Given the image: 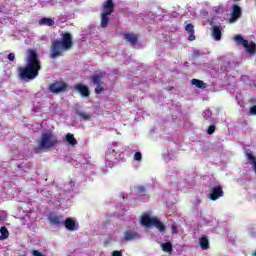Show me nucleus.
I'll return each instance as SVG.
<instances>
[{
    "instance_id": "f257e3e1",
    "label": "nucleus",
    "mask_w": 256,
    "mask_h": 256,
    "mask_svg": "<svg viewBox=\"0 0 256 256\" xmlns=\"http://www.w3.org/2000/svg\"><path fill=\"white\" fill-rule=\"evenodd\" d=\"M26 66L19 69L21 79H36L41 71V60L35 49H28L25 57Z\"/></svg>"
},
{
    "instance_id": "f03ea898",
    "label": "nucleus",
    "mask_w": 256,
    "mask_h": 256,
    "mask_svg": "<svg viewBox=\"0 0 256 256\" xmlns=\"http://www.w3.org/2000/svg\"><path fill=\"white\" fill-rule=\"evenodd\" d=\"M73 47V36L69 32L62 33L61 39L56 40L52 43L51 47V59H56V57H61L65 51H69Z\"/></svg>"
},
{
    "instance_id": "7ed1b4c3",
    "label": "nucleus",
    "mask_w": 256,
    "mask_h": 256,
    "mask_svg": "<svg viewBox=\"0 0 256 256\" xmlns=\"http://www.w3.org/2000/svg\"><path fill=\"white\" fill-rule=\"evenodd\" d=\"M59 145V140L57 136L51 131H46L42 133L41 139L39 141V149L45 151L46 149H53Z\"/></svg>"
},
{
    "instance_id": "20e7f679",
    "label": "nucleus",
    "mask_w": 256,
    "mask_h": 256,
    "mask_svg": "<svg viewBox=\"0 0 256 256\" xmlns=\"http://www.w3.org/2000/svg\"><path fill=\"white\" fill-rule=\"evenodd\" d=\"M115 9V5L113 4V0H107L103 4V9L101 13V27L105 29L107 25L109 24V16L111 13H113V10Z\"/></svg>"
},
{
    "instance_id": "39448f33",
    "label": "nucleus",
    "mask_w": 256,
    "mask_h": 256,
    "mask_svg": "<svg viewBox=\"0 0 256 256\" xmlns=\"http://www.w3.org/2000/svg\"><path fill=\"white\" fill-rule=\"evenodd\" d=\"M234 41H236L237 45H242L246 50V53H249V55H255L256 44L253 41L245 40L241 35H236L234 37Z\"/></svg>"
},
{
    "instance_id": "423d86ee",
    "label": "nucleus",
    "mask_w": 256,
    "mask_h": 256,
    "mask_svg": "<svg viewBox=\"0 0 256 256\" xmlns=\"http://www.w3.org/2000/svg\"><path fill=\"white\" fill-rule=\"evenodd\" d=\"M224 192H223V186L218 185L210 189V194L208 196L211 201H217L220 197H223Z\"/></svg>"
},
{
    "instance_id": "0eeeda50",
    "label": "nucleus",
    "mask_w": 256,
    "mask_h": 256,
    "mask_svg": "<svg viewBox=\"0 0 256 256\" xmlns=\"http://www.w3.org/2000/svg\"><path fill=\"white\" fill-rule=\"evenodd\" d=\"M241 13V7L233 5L229 23H236L241 18Z\"/></svg>"
},
{
    "instance_id": "6e6552de",
    "label": "nucleus",
    "mask_w": 256,
    "mask_h": 256,
    "mask_svg": "<svg viewBox=\"0 0 256 256\" xmlns=\"http://www.w3.org/2000/svg\"><path fill=\"white\" fill-rule=\"evenodd\" d=\"M62 225L68 230V231H77L78 225L75 219L73 218H67L65 221L62 222Z\"/></svg>"
},
{
    "instance_id": "1a4fd4ad",
    "label": "nucleus",
    "mask_w": 256,
    "mask_h": 256,
    "mask_svg": "<svg viewBox=\"0 0 256 256\" xmlns=\"http://www.w3.org/2000/svg\"><path fill=\"white\" fill-rule=\"evenodd\" d=\"M141 239V234L133 230H127L124 232V241H136Z\"/></svg>"
},
{
    "instance_id": "9d476101",
    "label": "nucleus",
    "mask_w": 256,
    "mask_h": 256,
    "mask_svg": "<svg viewBox=\"0 0 256 256\" xmlns=\"http://www.w3.org/2000/svg\"><path fill=\"white\" fill-rule=\"evenodd\" d=\"M67 85L63 82H56L50 85V91L52 93H61V91H65Z\"/></svg>"
},
{
    "instance_id": "9b49d317",
    "label": "nucleus",
    "mask_w": 256,
    "mask_h": 256,
    "mask_svg": "<svg viewBox=\"0 0 256 256\" xmlns=\"http://www.w3.org/2000/svg\"><path fill=\"white\" fill-rule=\"evenodd\" d=\"M156 217H151L149 214H144L141 217L140 223L144 227H151L153 225V221H155Z\"/></svg>"
},
{
    "instance_id": "f8f14e48",
    "label": "nucleus",
    "mask_w": 256,
    "mask_h": 256,
    "mask_svg": "<svg viewBox=\"0 0 256 256\" xmlns=\"http://www.w3.org/2000/svg\"><path fill=\"white\" fill-rule=\"evenodd\" d=\"M92 82L94 83V85H97V87L95 88V93H97V95H100V93H103V86H101V76L99 75L92 76Z\"/></svg>"
},
{
    "instance_id": "ddd939ff",
    "label": "nucleus",
    "mask_w": 256,
    "mask_h": 256,
    "mask_svg": "<svg viewBox=\"0 0 256 256\" xmlns=\"http://www.w3.org/2000/svg\"><path fill=\"white\" fill-rule=\"evenodd\" d=\"M75 89L80 93V95H82V97H89V88H87V86L78 84Z\"/></svg>"
},
{
    "instance_id": "4468645a",
    "label": "nucleus",
    "mask_w": 256,
    "mask_h": 256,
    "mask_svg": "<svg viewBox=\"0 0 256 256\" xmlns=\"http://www.w3.org/2000/svg\"><path fill=\"white\" fill-rule=\"evenodd\" d=\"M48 221L52 223V225H61L63 223V216H57V215H50L48 217Z\"/></svg>"
},
{
    "instance_id": "2eb2a0df",
    "label": "nucleus",
    "mask_w": 256,
    "mask_h": 256,
    "mask_svg": "<svg viewBox=\"0 0 256 256\" xmlns=\"http://www.w3.org/2000/svg\"><path fill=\"white\" fill-rule=\"evenodd\" d=\"M185 31H187V33H189L188 40L189 41H195V29H194L193 25L192 24H187L185 26Z\"/></svg>"
},
{
    "instance_id": "dca6fc26",
    "label": "nucleus",
    "mask_w": 256,
    "mask_h": 256,
    "mask_svg": "<svg viewBox=\"0 0 256 256\" xmlns=\"http://www.w3.org/2000/svg\"><path fill=\"white\" fill-rule=\"evenodd\" d=\"M154 227H156V229H158V231L160 233H165L166 231V227L165 224H163V222H161L158 218H155V220H153V224Z\"/></svg>"
},
{
    "instance_id": "f3484780",
    "label": "nucleus",
    "mask_w": 256,
    "mask_h": 256,
    "mask_svg": "<svg viewBox=\"0 0 256 256\" xmlns=\"http://www.w3.org/2000/svg\"><path fill=\"white\" fill-rule=\"evenodd\" d=\"M199 245L203 251H207V249H209V238H207V236H201L199 239Z\"/></svg>"
},
{
    "instance_id": "a211bd4d",
    "label": "nucleus",
    "mask_w": 256,
    "mask_h": 256,
    "mask_svg": "<svg viewBox=\"0 0 256 256\" xmlns=\"http://www.w3.org/2000/svg\"><path fill=\"white\" fill-rule=\"evenodd\" d=\"M212 37L215 41H221V27L219 26L213 27Z\"/></svg>"
},
{
    "instance_id": "6ab92c4d",
    "label": "nucleus",
    "mask_w": 256,
    "mask_h": 256,
    "mask_svg": "<svg viewBox=\"0 0 256 256\" xmlns=\"http://www.w3.org/2000/svg\"><path fill=\"white\" fill-rule=\"evenodd\" d=\"M124 39H126V41H128V43L131 45L137 44V35L135 34L127 33L124 35Z\"/></svg>"
},
{
    "instance_id": "aec40b11",
    "label": "nucleus",
    "mask_w": 256,
    "mask_h": 256,
    "mask_svg": "<svg viewBox=\"0 0 256 256\" xmlns=\"http://www.w3.org/2000/svg\"><path fill=\"white\" fill-rule=\"evenodd\" d=\"M161 248L164 253H169L170 255L173 253V244L171 242L162 243Z\"/></svg>"
},
{
    "instance_id": "412c9836",
    "label": "nucleus",
    "mask_w": 256,
    "mask_h": 256,
    "mask_svg": "<svg viewBox=\"0 0 256 256\" xmlns=\"http://www.w3.org/2000/svg\"><path fill=\"white\" fill-rule=\"evenodd\" d=\"M40 25H46V27H53V25H55V20L51 19V18H42L39 21Z\"/></svg>"
},
{
    "instance_id": "4be33fe9",
    "label": "nucleus",
    "mask_w": 256,
    "mask_h": 256,
    "mask_svg": "<svg viewBox=\"0 0 256 256\" xmlns=\"http://www.w3.org/2000/svg\"><path fill=\"white\" fill-rule=\"evenodd\" d=\"M0 233H1L0 239L2 241H5V239H9V230L7 229V227L2 226L0 228Z\"/></svg>"
},
{
    "instance_id": "5701e85b",
    "label": "nucleus",
    "mask_w": 256,
    "mask_h": 256,
    "mask_svg": "<svg viewBox=\"0 0 256 256\" xmlns=\"http://www.w3.org/2000/svg\"><path fill=\"white\" fill-rule=\"evenodd\" d=\"M192 85H194L195 87H198V89H205V87H207V85L199 80V79H192Z\"/></svg>"
},
{
    "instance_id": "b1692460",
    "label": "nucleus",
    "mask_w": 256,
    "mask_h": 256,
    "mask_svg": "<svg viewBox=\"0 0 256 256\" xmlns=\"http://www.w3.org/2000/svg\"><path fill=\"white\" fill-rule=\"evenodd\" d=\"M78 115L84 121H89V119H91V117H93V115L91 113H87V112H78Z\"/></svg>"
},
{
    "instance_id": "393cba45",
    "label": "nucleus",
    "mask_w": 256,
    "mask_h": 256,
    "mask_svg": "<svg viewBox=\"0 0 256 256\" xmlns=\"http://www.w3.org/2000/svg\"><path fill=\"white\" fill-rule=\"evenodd\" d=\"M66 141L68 143H70V145H75L77 143V140L75 139V136H73V134H71V133H68L66 135Z\"/></svg>"
},
{
    "instance_id": "a878e982",
    "label": "nucleus",
    "mask_w": 256,
    "mask_h": 256,
    "mask_svg": "<svg viewBox=\"0 0 256 256\" xmlns=\"http://www.w3.org/2000/svg\"><path fill=\"white\" fill-rule=\"evenodd\" d=\"M202 116L204 117V119H211V110L206 109L203 113Z\"/></svg>"
},
{
    "instance_id": "bb28decb",
    "label": "nucleus",
    "mask_w": 256,
    "mask_h": 256,
    "mask_svg": "<svg viewBox=\"0 0 256 256\" xmlns=\"http://www.w3.org/2000/svg\"><path fill=\"white\" fill-rule=\"evenodd\" d=\"M246 157L249 159V161H255V156H253V153L251 151H246Z\"/></svg>"
},
{
    "instance_id": "cd10ccee",
    "label": "nucleus",
    "mask_w": 256,
    "mask_h": 256,
    "mask_svg": "<svg viewBox=\"0 0 256 256\" xmlns=\"http://www.w3.org/2000/svg\"><path fill=\"white\" fill-rule=\"evenodd\" d=\"M207 133L208 135H213L215 133V126L214 125L209 126Z\"/></svg>"
},
{
    "instance_id": "c85d7f7f",
    "label": "nucleus",
    "mask_w": 256,
    "mask_h": 256,
    "mask_svg": "<svg viewBox=\"0 0 256 256\" xmlns=\"http://www.w3.org/2000/svg\"><path fill=\"white\" fill-rule=\"evenodd\" d=\"M141 159H142L141 152H136L135 155H134V160L135 161H141Z\"/></svg>"
},
{
    "instance_id": "c756f323",
    "label": "nucleus",
    "mask_w": 256,
    "mask_h": 256,
    "mask_svg": "<svg viewBox=\"0 0 256 256\" xmlns=\"http://www.w3.org/2000/svg\"><path fill=\"white\" fill-rule=\"evenodd\" d=\"M171 231L173 235H177L179 233V230L177 229V226L172 225L171 226Z\"/></svg>"
},
{
    "instance_id": "7c9ffc66",
    "label": "nucleus",
    "mask_w": 256,
    "mask_h": 256,
    "mask_svg": "<svg viewBox=\"0 0 256 256\" xmlns=\"http://www.w3.org/2000/svg\"><path fill=\"white\" fill-rule=\"evenodd\" d=\"M32 255H33V256H45V255H43V253H41L39 250H33V251H32Z\"/></svg>"
},
{
    "instance_id": "2f4dec72",
    "label": "nucleus",
    "mask_w": 256,
    "mask_h": 256,
    "mask_svg": "<svg viewBox=\"0 0 256 256\" xmlns=\"http://www.w3.org/2000/svg\"><path fill=\"white\" fill-rule=\"evenodd\" d=\"M137 191H138V193H140V194H143V193H145V186H138V188H137Z\"/></svg>"
},
{
    "instance_id": "473e14b6",
    "label": "nucleus",
    "mask_w": 256,
    "mask_h": 256,
    "mask_svg": "<svg viewBox=\"0 0 256 256\" xmlns=\"http://www.w3.org/2000/svg\"><path fill=\"white\" fill-rule=\"evenodd\" d=\"M112 256H123V254L121 253V251L115 250L112 252Z\"/></svg>"
},
{
    "instance_id": "72a5a7b5",
    "label": "nucleus",
    "mask_w": 256,
    "mask_h": 256,
    "mask_svg": "<svg viewBox=\"0 0 256 256\" xmlns=\"http://www.w3.org/2000/svg\"><path fill=\"white\" fill-rule=\"evenodd\" d=\"M8 59H9V61H15V53H10L8 55Z\"/></svg>"
},
{
    "instance_id": "f704fd0d",
    "label": "nucleus",
    "mask_w": 256,
    "mask_h": 256,
    "mask_svg": "<svg viewBox=\"0 0 256 256\" xmlns=\"http://www.w3.org/2000/svg\"><path fill=\"white\" fill-rule=\"evenodd\" d=\"M250 115H256V105L250 108Z\"/></svg>"
},
{
    "instance_id": "c9c22d12",
    "label": "nucleus",
    "mask_w": 256,
    "mask_h": 256,
    "mask_svg": "<svg viewBox=\"0 0 256 256\" xmlns=\"http://www.w3.org/2000/svg\"><path fill=\"white\" fill-rule=\"evenodd\" d=\"M115 151H116V150H115V145H113L112 148L110 149V152H112L113 155H115Z\"/></svg>"
},
{
    "instance_id": "e433bc0d",
    "label": "nucleus",
    "mask_w": 256,
    "mask_h": 256,
    "mask_svg": "<svg viewBox=\"0 0 256 256\" xmlns=\"http://www.w3.org/2000/svg\"><path fill=\"white\" fill-rule=\"evenodd\" d=\"M164 159H171V157H169V156H164Z\"/></svg>"
},
{
    "instance_id": "4c0bfd02",
    "label": "nucleus",
    "mask_w": 256,
    "mask_h": 256,
    "mask_svg": "<svg viewBox=\"0 0 256 256\" xmlns=\"http://www.w3.org/2000/svg\"><path fill=\"white\" fill-rule=\"evenodd\" d=\"M252 256H256V250L252 253Z\"/></svg>"
},
{
    "instance_id": "58836bf2",
    "label": "nucleus",
    "mask_w": 256,
    "mask_h": 256,
    "mask_svg": "<svg viewBox=\"0 0 256 256\" xmlns=\"http://www.w3.org/2000/svg\"><path fill=\"white\" fill-rule=\"evenodd\" d=\"M240 107H244V105H243V104H240Z\"/></svg>"
},
{
    "instance_id": "ea45409f",
    "label": "nucleus",
    "mask_w": 256,
    "mask_h": 256,
    "mask_svg": "<svg viewBox=\"0 0 256 256\" xmlns=\"http://www.w3.org/2000/svg\"><path fill=\"white\" fill-rule=\"evenodd\" d=\"M235 2L239 1V0H234Z\"/></svg>"
}]
</instances>
